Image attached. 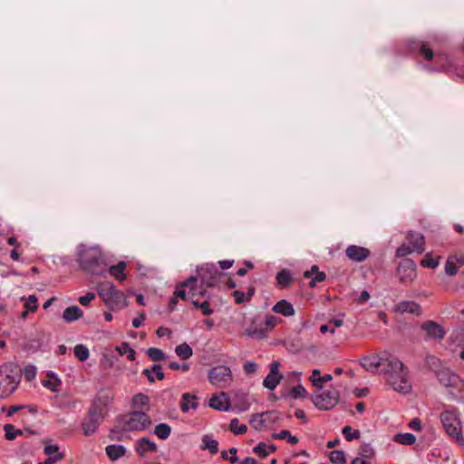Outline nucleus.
<instances>
[{
	"instance_id": "a878e982",
	"label": "nucleus",
	"mask_w": 464,
	"mask_h": 464,
	"mask_svg": "<svg viewBox=\"0 0 464 464\" xmlns=\"http://www.w3.org/2000/svg\"><path fill=\"white\" fill-rule=\"evenodd\" d=\"M276 283L277 285L285 289V288H288L290 286V285L292 284L293 282V276H292V274L289 270L287 269H282L280 270L277 274H276Z\"/></svg>"
},
{
	"instance_id": "5701e85b",
	"label": "nucleus",
	"mask_w": 464,
	"mask_h": 464,
	"mask_svg": "<svg viewBox=\"0 0 464 464\" xmlns=\"http://www.w3.org/2000/svg\"><path fill=\"white\" fill-rule=\"evenodd\" d=\"M438 379L446 387H454L458 379L457 374L450 370H442L438 372Z\"/></svg>"
},
{
	"instance_id": "603ef678",
	"label": "nucleus",
	"mask_w": 464,
	"mask_h": 464,
	"mask_svg": "<svg viewBox=\"0 0 464 464\" xmlns=\"http://www.w3.org/2000/svg\"><path fill=\"white\" fill-rule=\"evenodd\" d=\"M306 393V390L301 384L293 387L290 391V395L294 399L304 398Z\"/></svg>"
},
{
	"instance_id": "774afa93",
	"label": "nucleus",
	"mask_w": 464,
	"mask_h": 464,
	"mask_svg": "<svg viewBox=\"0 0 464 464\" xmlns=\"http://www.w3.org/2000/svg\"><path fill=\"white\" fill-rule=\"evenodd\" d=\"M171 330L167 328V327H163V326H160L157 329L156 331V334L159 338H161V337H164V336H168V337H170L171 335Z\"/></svg>"
},
{
	"instance_id": "8fccbe9b",
	"label": "nucleus",
	"mask_w": 464,
	"mask_h": 464,
	"mask_svg": "<svg viewBox=\"0 0 464 464\" xmlns=\"http://www.w3.org/2000/svg\"><path fill=\"white\" fill-rule=\"evenodd\" d=\"M343 434L346 440L351 441L360 438V431L358 430H353L351 426H345L343 429Z\"/></svg>"
},
{
	"instance_id": "c9c22d12",
	"label": "nucleus",
	"mask_w": 464,
	"mask_h": 464,
	"mask_svg": "<svg viewBox=\"0 0 464 464\" xmlns=\"http://www.w3.org/2000/svg\"><path fill=\"white\" fill-rule=\"evenodd\" d=\"M414 44L416 45V48H419L420 54H421L425 60L431 61L433 59V51L428 46L427 44L415 42Z\"/></svg>"
},
{
	"instance_id": "f3484780",
	"label": "nucleus",
	"mask_w": 464,
	"mask_h": 464,
	"mask_svg": "<svg viewBox=\"0 0 464 464\" xmlns=\"http://www.w3.org/2000/svg\"><path fill=\"white\" fill-rule=\"evenodd\" d=\"M135 450L139 456L144 457L148 452H156L158 447L154 441L143 437L137 440Z\"/></svg>"
},
{
	"instance_id": "2eb2a0df",
	"label": "nucleus",
	"mask_w": 464,
	"mask_h": 464,
	"mask_svg": "<svg viewBox=\"0 0 464 464\" xmlns=\"http://www.w3.org/2000/svg\"><path fill=\"white\" fill-rule=\"evenodd\" d=\"M347 257L355 262H362L370 256V250L363 246L351 245L345 250Z\"/></svg>"
},
{
	"instance_id": "09e8293b",
	"label": "nucleus",
	"mask_w": 464,
	"mask_h": 464,
	"mask_svg": "<svg viewBox=\"0 0 464 464\" xmlns=\"http://www.w3.org/2000/svg\"><path fill=\"white\" fill-rule=\"evenodd\" d=\"M459 266L456 262H454L453 258L450 256L445 264V273L446 275L452 276H455L458 272Z\"/></svg>"
},
{
	"instance_id": "c85d7f7f",
	"label": "nucleus",
	"mask_w": 464,
	"mask_h": 464,
	"mask_svg": "<svg viewBox=\"0 0 464 464\" xmlns=\"http://www.w3.org/2000/svg\"><path fill=\"white\" fill-rule=\"evenodd\" d=\"M266 334L267 329L257 328L256 326L254 325L249 326L244 332V335L256 339H263L266 337Z\"/></svg>"
},
{
	"instance_id": "cd10ccee",
	"label": "nucleus",
	"mask_w": 464,
	"mask_h": 464,
	"mask_svg": "<svg viewBox=\"0 0 464 464\" xmlns=\"http://www.w3.org/2000/svg\"><path fill=\"white\" fill-rule=\"evenodd\" d=\"M126 263L124 261H120L117 265L110 266L108 272L111 276L121 282L126 278V275L124 273Z\"/></svg>"
},
{
	"instance_id": "ea45409f",
	"label": "nucleus",
	"mask_w": 464,
	"mask_h": 464,
	"mask_svg": "<svg viewBox=\"0 0 464 464\" xmlns=\"http://www.w3.org/2000/svg\"><path fill=\"white\" fill-rule=\"evenodd\" d=\"M230 430L235 435H243L246 432L247 427L245 424H239L238 419H232L230 421Z\"/></svg>"
},
{
	"instance_id": "9b49d317",
	"label": "nucleus",
	"mask_w": 464,
	"mask_h": 464,
	"mask_svg": "<svg viewBox=\"0 0 464 464\" xmlns=\"http://www.w3.org/2000/svg\"><path fill=\"white\" fill-rule=\"evenodd\" d=\"M396 275L403 284L412 282L417 276L415 262L410 258H404L400 262Z\"/></svg>"
},
{
	"instance_id": "ddd939ff",
	"label": "nucleus",
	"mask_w": 464,
	"mask_h": 464,
	"mask_svg": "<svg viewBox=\"0 0 464 464\" xmlns=\"http://www.w3.org/2000/svg\"><path fill=\"white\" fill-rule=\"evenodd\" d=\"M386 358L384 357H379L377 354H372L363 356L360 360L361 366L365 369L367 372L375 373L378 372V369L380 367L383 368V365L385 364Z\"/></svg>"
},
{
	"instance_id": "39448f33",
	"label": "nucleus",
	"mask_w": 464,
	"mask_h": 464,
	"mask_svg": "<svg viewBox=\"0 0 464 464\" xmlns=\"http://www.w3.org/2000/svg\"><path fill=\"white\" fill-rule=\"evenodd\" d=\"M96 289L98 295L109 309H122L128 305L123 292L119 290L112 283L108 281L99 283Z\"/></svg>"
},
{
	"instance_id": "680f3d73",
	"label": "nucleus",
	"mask_w": 464,
	"mask_h": 464,
	"mask_svg": "<svg viewBox=\"0 0 464 464\" xmlns=\"http://www.w3.org/2000/svg\"><path fill=\"white\" fill-rule=\"evenodd\" d=\"M169 368L173 371L181 370L182 372H188L189 370V365H188V363H186V362L180 364L179 362H171L169 364Z\"/></svg>"
},
{
	"instance_id": "2f4dec72",
	"label": "nucleus",
	"mask_w": 464,
	"mask_h": 464,
	"mask_svg": "<svg viewBox=\"0 0 464 464\" xmlns=\"http://www.w3.org/2000/svg\"><path fill=\"white\" fill-rule=\"evenodd\" d=\"M116 351L121 355L126 354L127 358L130 361H134L136 359V352H135V350H133L127 342H123V343H121V345L117 346L116 347Z\"/></svg>"
},
{
	"instance_id": "c756f323",
	"label": "nucleus",
	"mask_w": 464,
	"mask_h": 464,
	"mask_svg": "<svg viewBox=\"0 0 464 464\" xmlns=\"http://www.w3.org/2000/svg\"><path fill=\"white\" fill-rule=\"evenodd\" d=\"M175 353L181 360H188L193 354L192 348L187 343L178 345L175 348Z\"/></svg>"
},
{
	"instance_id": "f8f14e48",
	"label": "nucleus",
	"mask_w": 464,
	"mask_h": 464,
	"mask_svg": "<svg viewBox=\"0 0 464 464\" xmlns=\"http://www.w3.org/2000/svg\"><path fill=\"white\" fill-rule=\"evenodd\" d=\"M280 362L274 361L270 364V372L263 381V385L270 391L276 389L283 379V374L279 372Z\"/></svg>"
},
{
	"instance_id": "5fc2aeb1",
	"label": "nucleus",
	"mask_w": 464,
	"mask_h": 464,
	"mask_svg": "<svg viewBox=\"0 0 464 464\" xmlns=\"http://www.w3.org/2000/svg\"><path fill=\"white\" fill-rule=\"evenodd\" d=\"M413 252L415 250H411V246L409 244H402L396 249L395 255L397 257H404Z\"/></svg>"
},
{
	"instance_id": "7c9ffc66",
	"label": "nucleus",
	"mask_w": 464,
	"mask_h": 464,
	"mask_svg": "<svg viewBox=\"0 0 464 464\" xmlns=\"http://www.w3.org/2000/svg\"><path fill=\"white\" fill-rule=\"evenodd\" d=\"M393 440L397 443L411 446L416 441V437L411 433H398L394 436Z\"/></svg>"
},
{
	"instance_id": "aec40b11",
	"label": "nucleus",
	"mask_w": 464,
	"mask_h": 464,
	"mask_svg": "<svg viewBox=\"0 0 464 464\" xmlns=\"http://www.w3.org/2000/svg\"><path fill=\"white\" fill-rule=\"evenodd\" d=\"M198 398L190 393H184L181 396L180 410L188 412L190 409L196 410L198 407Z\"/></svg>"
},
{
	"instance_id": "a211bd4d",
	"label": "nucleus",
	"mask_w": 464,
	"mask_h": 464,
	"mask_svg": "<svg viewBox=\"0 0 464 464\" xmlns=\"http://www.w3.org/2000/svg\"><path fill=\"white\" fill-rule=\"evenodd\" d=\"M396 311L404 314L409 313L416 315L421 314L420 305L414 301H401L396 305Z\"/></svg>"
},
{
	"instance_id": "bf43d9fd",
	"label": "nucleus",
	"mask_w": 464,
	"mask_h": 464,
	"mask_svg": "<svg viewBox=\"0 0 464 464\" xmlns=\"http://www.w3.org/2000/svg\"><path fill=\"white\" fill-rule=\"evenodd\" d=\"M256 369H257V364L254 362H246L244 364H243V370L245 372L246 374H253L256 372Z\"/></svg>"
},
{
	"instance_id": "6e6552de",
	"label": "nucleus",
	"mask_w": 464,
	"mask_h": 464,
	"mask_svg": "<svg viewBox=\"0 0 464 464\" xmlns=\"http://www.w3.org/2000/svg\"><path fill=\"white\" fill-rule=\"evenodd\" d=\"M314 406L321 411L333 409L340 400V392L335 388L331 387L326 390H318L312 397Z\"/></svg>"
},
{
	"instance_id": "e433bc0d",
	"label": "nucleus",
	"mask_w": 464,
	"mask_h": 464,
	"mask_svg": "<svg viewBox=\"0 0 464 464\" xmlns=\"http://www.w3.org/2000/svg\"><path fill=\"white\" fill-rule=\"evenodd\" d=\"M48 377L53 380H46L43 382V385L49 390H51L53 392H57L58 389L57 387L61 385L62 382L60 379H58L54 373L51 372L48 373Z\"/></svg>"
},
{
	"instance_id": "473e14b6",
	"label": "nucleus",
	"mask_w": 464,
	"mask_h": 464,
	"mask_svg": "<svg viewBox=\"0 0 464 464\" xmlns=\"http://www.w3.org/2000/svg\"><path fill=\"white\" fill-rule=\"evenodd\" d=\"M171 433V427L167 423H160L154 429V434L160 440H166Z\"/></svg>"
},
{
	"instance_id": "0e129e2a",
	"label": "nucleus",
	"mask_w": 464,
	"mask_h": 464,
	"mask_svg": "<svg viewBox=\"0 0 464 464\" xmlns=\"http://www.w3.org/2000/svg\"><path fill=\"white\" fill-rule=\"evenodd\" d=\"M325 278H326V276H325V274L324 272H317L315 274L314 277H313L311 279L309 285H310L311 287H314L317 283L324 281Z\"/></svg>"
},
{
	"instance_id": "864d4df0",
	"label": "nucleus",
	"mask_w": 464,
	"mask_h": 464,
	"mask_svg": "<svg viewBox=\"0 0 464 464\" xmlns=\"http://www.w3.org/2000/svg\"><path fill=\"white\" fill-rule=\"evenodd\" d=\"M24 306L27 309V311H30L32 313L35 312L38 308L37 297L34 295H29L28 300L24 304Z\"/></svg>"
},
{
	"instance_id": "c03bdc74",
	"label": "nucleus",
	"mask_w": 464,
	"mask_h": 464,
	"mask_svg": "<svg viewBox=\"0 0 464 464\" xmlns=\"http://www.w3.org/2000/svg\"><path fill=\"white\" fill-rule=\"evenodd\" d=\"M4 430L5 431V438L8 440H14L18 435H22L23 431L21 430L14 429L12 424H5L4 426Z\"/></svg>"
},
{
	"instance_id": "052dcab7",
	"label": "nucleus",
	"mask_w": 464,
	"mask_h": 464,
	"mask_svg": "<svg viewBox=\"0 0 464 464\" xmlns=\"http://www.w3.org/2000/svg\"><path fill=\"white\" fill-rule=\"evenodd\" d=\"M96 297L92 292H88L85 295L80 296L79 302L82 305L87 306Z\"/></svg>"
},
{
	"instance_id": "37998d69",
	"label": "nucleus",
	"mask_w": 464,
	"mask_h": 464,
	"mask_svg": "<svg viewBox=\"0 0 464 464\" xmlns=\"http://www.w3.org/2000/svg\"><path fill=\"white\" fill-rule=\"evenodd\" d=\"M358 454L361 456L360 459L368 460L374 456L375 452L370 444L364 443L360 447Z\"/></svg>"
},
{
	"instance_id": "f704fd0d",
	"label": "nucleus",
	"mask_w": 464,
	"mask_h": 464,
	"mask_svg": "<svg viewBox=\"0 0 464 464\" xmlns=\"http://www.w3.org/2000/svg\"><path fill=\"white\" fill-rule=\"evenodd\" d=\"M44 452L48 456V458H61L59 461L64 459V453L59 451V446L56 444L46 445L44 449Z\"/></svg>"
},
{
	"instance_id": "de8ad7c7",
	"label": "nucleus",
	"mask_w": 464,
	"mask_h": 464,
	"mask_svg": "<svg viewBox=\"0 0 464 464\" xmlns=\"http://www.w3.org/2000/svg\"><path fill=\"white\" fill-rule=\"evenodd\" d=\"M149 397L143 393H138L132 398V402L135 407L147 406V409H149Z\"/></svg>"
},
{
	"instance_id": "72a5a7b5",
	"label": "nucleus",
	"mask_w": 464,
	"mask_h": 464,
	"mask_svg": "<svg viewBox=\"0 0 464 464\" xmlns=\"http://www.w3.org/2000/svg\"><path fill=\"white\" fill-rule=\"evenodd\" d=\"M272 438L275 440H286L290 444L295 445L298 442V438L293 436L288 430H283L278 433H273Z\"/></svg>"
},
{
	"instance_id": "3c124183",
	"label": "nucleus",
	"mask_w": 464,
	"mask_h": 464,
	"mask_svg": "<svg viewBox=\"0 0 464 464\" xmlns=\"http://www.w3.org/2000/svg\"><path fill=\"white\" fill-rule=\"evenodd\" d=\"M126 432L122 429V425L118 423L114 428H112L110 431V439L113 440H121L122 439V433Z\"/></svg>"
},
{
	"instance_id": "49530a36",
	"label": "nucleus",
	"mask_w": 464,
	"mask_h": 464,
	"mask_svg": "<svg viewBox=\"0 0 464 464\" xmlns=\"http://www.w3.org/2000/svg\"><path fill=\"white\" fill-rule=\"evenodd\" d=\"M264 417V413H256V414H253L251 419H250V425L255 429V430H261L266 420L263 419Z\"/></svg>"
},
{
	"instance_id": "4468645a",
	"label": "nucleus",
	"mask_w": 464,
	"mask_h": 464,
	"mask_svg": "<svg viewBox=\"0 0 464 464\" xmlns=\"http://www.w3.org/2000/svg\"><path fill=\"white\" fill-rule=\"evenodd\" d=\"M421 329L426 332L430 339L442 340L446 332L444 328L434 321H426L421 324Z\"/></svg>"
},
{
	"instance_id": "9d476101",
	"label": "nucleus",
	"mask_w": 464,
	"mask_h": 464,
	"mask_svg": "<svg viewBox=\"0 0 464 464\" xmlns=\"http://www.w3.org/2000/svg\"><path fill=\"white\" fill-rule=\"evenodd\" d=\"M209 382L220 389L228 387L233 382L231 369L227 365H217L212 367L208 372Z\"/></svg>"
},
{
	"instance_id": "79ce46f5",
	"label": "nucleus",
	"mask_w": 464,
	"mask_h": 464,
	"mask_svg": "<svg viewBox=\"0 0 464 464\" xmlns=\"http://www.w3.org/2000/svg\"><path fill=\"white\" fill-rule=\"evenodd\" d=\"M440 256L433 257L431 254L428 253L425 255L423 259L420 261V266L423 267L435 268L439 266Z\"/></svg>"
},
{
	"instance_id": "58836bf2",
	"label": "nucleus",
	"mask_w": 464,
	"mask_h": 464,
	"mask_svg": "<svg viewBox=\"0 0 464 464\" xmlns=\"http://www.w3.org/2000/svg\"><path fill=\"white\" fill-rule=\"evenodd\" d=\"M73 352L75 357L81 362H85L90 355L88 348L83 344H77L74 347Z\"/></svg>"
},
{
	"instance_id": "69168bd1",
	"label": "nucleus",
	"mask_w": 464,
	"mask_h": 464,
	"mask_svg": "<svg viewBox=\"0 0 464 464\" xmlns=\"http://www.w3.org/2000/svg\"><path fill=\"white\" fill-rule=\"evenodd\" d=\"M263 413L264 416L266 417V420H268L269 422L275 423L279 420V414L275 411H267Z\"/></svg>"
},
{
	"instance_id": "b1692460",
	"label": "nucleus",
	"mask_w": 464,
	"mask_h": 464,
	"mask_svg": "<svg viewBox=\"0 0 464 464\" xmlns=\"http://www.w3.org/2000/svg\"><path fill=\"white\" fill-rule=\"evenodd\" d=\"M108 458L115 461L126 454V449L122 445H109L105 448Z\"/></svg>"
},
{
	"instance_id": "a18cd8bd",
	"label": "nucleus",
	"mask_w": 464,
	"mask_h": 464,
	"mask_svg": "<svg viewBox=\"0 0 464 464\" xmlns=\"http://www.w3.org/2000/svg\"><path fill=\"white\" fill-rule=\"evenodd\" d=\"M192 304L201 310L204 315H210L214 313L213 309L210 308V304L208 301H204L199 303L198 300H192Z\"/></svg>"
},
{
	"instance_id": "7ed1b4c3",
	"label": "nucleus",
	"mask_w": 464,
	"mask_h": 464,
	"mask_svg": "<svg viewBox=\"0 0 464 464\" xmlns=\"http://www.w3.org/2000/svg\"><path fill=\"white\" fill-rule=\"evenodd\" d=\"M107 400L95 397L82 421V430L85 436L95 433L107 415Z\"/></svg>"
},
{
	"instance_id": "4be33fe9",
	"label": "nucleus",
	"mask_w": 464,
	"mask_h": 464,
	"mask_svg": "<svg viewBox=\"0 0 464 464\" xmlns=\"http://www.w3.org/2000/svg\"><path fill=\"white\" fill-rule=\"evenodd\" d=\"M83 316L82 310L77 305H72L67 308L63 313V319L66 323L74 322Z\"/></svg>"
},
{
	"instance_id": "f257e3e1",
	"label": "nucleus",
	"mask_w": 464,
	"mask_h": 464,
	"mask_svg": "<svg viewBox=\"0 0 464 464\" xmlns=\"http://www.w3.org/2000/svg\"><path fill=\"white\" fill-rule=\"evenodd\" d=\"M381 372L387 375V382L394 391L408 393L411 390L408 368L398 358L386 357L385 364Z\"/></svg>"
},
{
	"instance_id": "1a4fd4ad",
	"label": "nucleus",
	"mask_w": 464,
	"mask_h": 464,
	"mask_svg": "<svg viewBox=\"0 0 464 464\" xmlns=\"http://www.w3.org/2000/svg\"><path fill=\"white\" fill-rule=\"evenodd\" d=\"M224 273L220 272L214 264H205L197 269L198 281L201 287H215Z\"/></svg>"
},
{
	"instance_id": "13d9d810",
	"label": "nucleus",
	"mask_w": 464,
	"mask_h": 464,
	"mask_svg": "<svg viewBox=\"0 0 464 464\" xmlns=\"http://www.w3.org/2000/svg\"><path fill=\"white\" fill-rule=\"evenodd\" d=\"M24 377L27 381H32L35 378L36 375V368L34 365H27L24 370Z\"/></svg>"
},
{
	"instance_id": "a19ab883",
	"label": "nucleus",
	"mask_w": 464,
	"mask_h": 464,
	"mask_svg": "<svg viewBox=\"0 0 464 464\" xmlns=\"http://www.w3.org/2000/svg\"><path fill=\"white\" fill-rule=\"evenodd\" d=\"M147 354L153 362H161L166 359V354L162 350L155 347L149 348L147 350Z\"/></svg>"
},
{
	"instance_id": "6ab92c4d",
	"label": "nucleus",
	"mask_w": 464,
	"mask_h": 464,
	"mask_svg": "<svg viewBox=\"0 0 464 464\" xmlns=\"http://www.w3.org/2000/svg\"><path fill=\"white\" fill-rule=\"evenodd\" d=\"M272 311L284 316H292L295 313L293 304L285 299L278 301L273 306Z\"/></svg>"
},
{
	"instance_id": "bb28decb",
	"label": "nucleus",
	"mask_w": 464,
	"mask_h": 464,
	"mask_svg": "<svg viewBox=\"0 0 464 464\" xmlns=\"http://www.w3.org/2000/svg\"><path fill=\"white\" fill-rule=\"evenodd\" d=\"M193 282H198V277H195L194 276H191L188 279H186L185 281L179 283L176 286V289L174 291V295H175L177 298H180L182 300H186L187 299V293H186L185 288L187 286H188V285L190 283H193Z\"/></svg>"
},
{
	"instance_id": "393cba45",
	"label": "nucleus",
	"mask_w": 464,
	"mask_h": 464,
	"mask_svg": "<svg viewBox=\"0 0 464 464\" xmlns=\"http://www.w3.org/2000/svg\"><path fill=\"white\" fill-rule=\"evenodd\" d=\"M200 450H208L212 455H215L218 452V441L214 440L212 435L206 434L202 437V444L200 445Z\"/></svg>"
},
{
	"instance_id": "338daca9",
	"label": "nucleus",
	"mask_w": 464,
	"mask_h": 464,
	"mask_svg": "<svg viewBox=\"0 0 464 464\" xmlns=\"http://www.w3.org/2000/svg\"><path fill=\"white\" fill-rule=\"evenodd\" d=\"M320 377V371L318 369H314L312 372V375L310 377L311 382L314 386H315L318 390H322L323 385L317 384V379Z\"/></svg>"
},
{
	"instance_id": "0eeeda50",
	"label": "nucleus",
	"mask_w": 464,
	"mask_h": 464,
	"mask_svg": "<svg viewBox=\"0 0 464 464\" xmlns=\"http://www.w3.org/2000/svg\"><path fill=\"white\" fill-rule=\"evenodd\" d=\"M440 420L446 433L454 439L460 446L464 447L461 422L456 409L445 410L440 413Z\"/></svg>"
},
{
	"instance_id": "dca6fc26",
	"label": "nucleus",
	"mask_w": 464,
	"mask_h": 464,
	"mask_svg": "<svg viewBox=\"0 0 464 464\" xmlns=\"http://www.w3.org/2000/svg\"><path fill=\"white\" fill-rule=\"evenodd\" d=\"M408 244L411 246V250L421 254L425 250V239L424 236L419 232L410 231L406 236Z\"/></svg>"
},
{
	"instance_id": "4c0bfd02",
	"label": "nucleus",
	"mask_w": 464,
	"mask_h": 464,
	"mask_svg": "<svg viewBox=\"0 0 464 464\" xmlns=\"http://www.w3.org/2000/svg\"><path fill=\"white\" fill-rule=\"evenodd\" d=\"M329 459L333 464H346V458L343 450H332Z\"/></svg>"
},
{
	"instance_id": "412c9836",
	"label": "nucleus",
	"mask_w": 464,
	"mask_h": 464,
	"mask_svg": "<svg viewBox=\"0 0 464 464\" xmlns=\"http://www.w3.org/2000/svg\"><path fill=\"white\" fill-rule=\"evenodd\" d=\"M209 406L218 411H227L229 407L228 399L225 392L214 395L209 401Z\"/></svg>"
},
{
	"instance_id": "20e7f679",
	"label": "nucleus",
	"mask_w": 464,
	"mask_h": 464,
	"mask_svg": "<svg viewBox=\"0 0 464 464\" xmlns=\"http://www.w3.org/2000/svg\"><path fill=\"white\" fill-rule=\"evenodd\" d=\"M23 371L14 362H5L0 365V399H5L13 394L22 379Z\"/></svg>"
},
{
	"instance_id": "f03ea898",
	"label": "nucleus",
	"mask_w": 464,
	"mask_h": 464,
	"mask_svg": "<svg viewBox=\"0 0 464 464\" xmlns=\"http://www.w3.org/2000/svg\"><path fill=\"white\" fill-rule=\"evenodd\" d=\"M77 261L81 269L88 274L102 276L107 271L104 256L98 246L81 245Z\"/></svg>"
},
{
	"instance_id": "e2e57ef3",
	"label": "nucleus",
	"mask_w": 464,
	"mask_h": 464,
	"mask_svg": "<svg viewBox=\"0 0 464 464\" xmlns=\"http://www.w3.org/2000/svg\"><path fill=\"white\" fill-rule=\"evenodd\" d=\"M233 296L235 298V302L237 304H241L245 302H247V299L246 297V294L243 291L240 290H235L233 292Z\"/></svg>"
},
{
	"instance_id": "4d7b16f0",
	"label": "nucleus",
	"mask_w": 464,
	"mask_h": 464,
	"mask_svg": "<svg viewBox=\"0 0 464 464\" xmlns=\"http://www.w3.org/2000/svg\"><path fill=\"white\" fill-rule=\"evenodd\" d=\"M278 321H279V319L274 315H271V314L266 315V319H265L266 328L265 329H267V333L269 331H271L276 326V324H277Z\"/></svg>"
},
{
	"instance_id": "423d86ee",
	"label": "nucleus",
	"mask_w": 464,
	"mask_h": 464,
	"mask_svg": "<svg viewBox=\"0 0 464 464\" xmlns=\"http://www.w3.org/2000/svg\"><path fill=\"white\" fill-rule=\"evenodd\" d=\"M117 422L121 424L127 432L145 430L152 424L150 417L143 411L129 412L118 418Z\"/></svg>"
},
{
	"instance_id": "6e6d98bb",
	"label": "nucleus",
	"mask_w": 464,
	"mask_h": 464,
	"mask_svg": "<svg viewBox=\"0 0 464 464\" xmlns=\"http://www.w3.org/2000/svg\"><path fill=\"white\" fill-rule=\"evenodd\" d=\"M253 451L260 458H266L269 451L267 450V445L265 442H259L254 449Z\"/></svg>"
}]
</instances>
